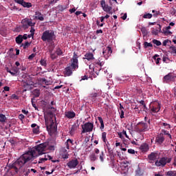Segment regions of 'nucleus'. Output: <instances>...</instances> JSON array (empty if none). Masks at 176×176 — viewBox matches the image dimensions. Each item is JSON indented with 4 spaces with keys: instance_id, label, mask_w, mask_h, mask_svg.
<instances>
[{
    "instance_id": "obj_1",
    "label": "nucleus",
    "mask_w": 176,
    "mask_h": 176,
    "mask_svg": "<svg viewBox=\"0 0 176 176\" xmlns=\"http://www.w3.org/2000/svg\"><path fill=\"white\" fill-rule=\"evenodd\" d=\"M47 146H49V143L44 142L33 147L30 151L23 154L16 162L10 164L8 166L9 168L14 170L15 174H19L25 163H28V162L32 160L34 157H38V156L41 155H45Z\"/></svg>"
},
{
    "instance_id": "obj_2",
    "label": "nucleus",
    "mask_w": 176,
    "mask_h": 176,
    "mask_svg": "<svg viewBox=\"0 0 176 176\" xmlns=\"http://www.w3.org/2000/svg\"><path fill=\"white\" fill-rule=\"evenodd\" d=\"M78 58H79V56L76 53L74 52L70 65L65 68V72L67 76H71L72 75V71H76L79 68V60Z\"/></svg>"
},
{
    "instance_id": "obj_3",
    "label": "nucleus",
    "mask_w": 176,
    "mask_h": 176,
    "mask_svg": "<svg viewBox=\"0 0 176 176\" xmlns=\"http://www.w3.org/2000/svg\"><path fill=\"white\" fill-rule=\"evenodd\" d=\"M151 124V120H148L147 123L144 122H140L135 126V131L141 134L142 133H145L146 131H149V125Z\"/></svg>"
},
{
    "instance_id": "obj_4",
    "label": "nucleus",
    "mask_w": 176,
    "mask_h": 176,
    "mask_svg": "<svg viewBox=\"0 0 176 176\" xmlns=\"http://www.w3.org/2000/svg\"><path fill=\"white\" fill-rule=\"evenodd\" d=\"M41 39L43 42H53L56 39V34L54 31L45 30L41 36Z\"/></svg>"
},
{
    "instance_id": "obj_5",
    "label": "nucleus",
    "mask_w": 176,
    "mask_h": 176,
    "mask_svg": "<svg viewBox=\"0 0 176 176\" xmlns=\"http://www.w3.org/2000/svg\"><path fill=\"white\" fill-rule=\"evenodd\" d=\"M45 126L50 134H54L57 131V125L54 124L53 118H51L50 120L45 119Z\"/></svg>"
},
{
    "instance_id": "obj_6",
    "label": "nucleus",
    "mask_w": 176,
    "mask_h": 176,
    "mask_svg": "<svg viewBox=\"0 0 176 176\" xmlns=\"http://www.w3.org/2000/svg\"><path fill=\"white\" fill-rule=\"evenodd\" d=\"M82 127V133L85 134V133H91L93 131V129H94V124L93 122H86L85 124L81 125Z\"/></svg>"
},
{
    "instance_id": "obj_7",
    "label": "nucleus",
    "mask_w": 176,
    "mask_h": 176,
    "mask_svg": "<svg viewBox=\"0 0 176 176\" xmlns=\"http://www.w3.org/2000/svg\"><path fill=\"white\" fill-rule=\"evenodd\" d=\"M22 28L23 30H28V27H35V23H32L31 19H24L21 21Z\"/></svg>"
},
{
    "instance_id": "obj_8",
    "label": "nucleus",
    "mask_w": 176,
    "mask_h": 176,
    "mask_svg": "<svg viewBox=\"0 0 176 176\" xmlns=\"http://www.w3.org/2000/svg\"><path fill=\"white\" fill-rule=\"evenodd\" d=\"M100 6L102 8L104 12H106V13H108L109 14H112V7L108 6V4L105 3V0H102L100 1Z\"/></svg>"
},
{
    "instance_id": "obj_9",
    "label": "nucleus",
    "mask_w": 176,
    "mask_h": 176,
    "mask_svg": "<svg viewBox=\"0 0 176 176\" xmlns=\"http://www.w3.org/2000/svg\"><path fill=\"white\" fill-rule=\"evenodd\" d=\"M166 164H167V157H166L160 158V160H156L155 163V166H157V167H160V166L164 167Z\"/></svg>"
},
{
    "instance_id": "obj_10",
    "label": "nucleus",
    "mask_w": 176,
    "mask_h": 176,
    "mask_svg": "<svg viewBox=\"0 0 176 176\" xmlns=\"http://www.w3.org/2000/svg\"><path fill=\"white\" fill-rule=\"evenodd\" d=\"M14 2L19 3V5H21L23 8H32V4L31 3L25 2L24 0H14Z\"/></svg>"
},
{
    "instance_id": "obj_11",
    "label": "nucleus",
    "mask_w": 176,
    "mask_h": 176,
    "mask_svg": "<svg viewBox=\"0 0 176 176\" xmlns=\"http://www.w3.org/2000/svg\"><path fill=\"white\" fill-rule=\"evenodd\" d=\"M78 164H79V161H78V159L72 160L67 163V166L69 167V168H75Z\"/></svg>"
},
{
    "instance_id": "obj_12",
    "label": "nucleus",
    "mask_w": 176,
    "mask_h": 176,
    "mask_svg": "<svg viewBox=\"0 0 176 176\" xmlns=\"http://www.w3.org/2000/svg\"><path fill=\"white\" fill-rule=\"evenodd\" d=\"M102 53L104 57H109V56L112 54V48L109 46L107 47L106 48H103Z\"/></svg>"
},
{
    "instance_id": "obj_13",
    "label": "nucleus",
    "mask_w": 176,
    "mask_h": 176,
    "mask_svg": "<svg viewBox=\"0 0 176 176\" xmlns=\"http://www.w3.org/2000/svg\"><path fill=\"white\" fill-rule=\"evenodd\" d=\"M155 142L159 144V145H162L164 142V135H163V133H160L156 137Z\"/></svg>"
},
{
    "instance_id": "obj_14",
    "label": "nucleus",
    "mask_w": 176,
    "mask_h": 176,
    "mask_svg": "<svg viewBox=\"0 0 176 176\" xmlns=\"http://www.w3.org/2000/svg\"><path fill=\"white\" fill-rule=\"evenodd\" d=\"M148 159L149 160V163L152 164L156 159H157V153H151L148 155Z\"/></svg>"
},
{
    "instance_id": "obj_15",
    "label": "nucleus",
    "mask_w": 176,
    "mask_h": 176,
    "mask_svg": "<svg viewBox=\"0 0 176 176\" xmlns=\"http://www.w3.org/2000/svg\"><path fill=\"white\" fill-rule=\"evenodd\" d=\"M100 96H101V91H96L91 93L89 97V98H91V100H96V98H97V97H100Z\"/></svg>"
},
{
    "instance_id": "obj_16",
    "label": "nucleus",
    "mask_w": 176,
    "mask_h": 176,
    "mask_svg": "<svg viewBox=\"0 0 176 176\" xmlns=\"http://www.w3.org/2000/svg\"><path fill=\"white\" fill-rule=\"evenodd\" d=\"M173 74L168 73L167 75H166L163 78L164 83H168V82L171 81L173 80Z\"/></svg>"
},
{
    "instance_id": "obj_17",
    "label": "nucleus",
    "mask_w": 176,
    "mask_h": 176,
    "mask_svg": "<svg viewBox=\"0 0 176 176\" xmlns=\"http://www.w3.org/2000/svg\"><path fill=\"white\" fill-rule=\"evenodd\" d=\"M65 118H67V119H74L76 116V113L74 111H66L65 113Z\"/></svg>"
},
{
    "instance_id": "obj_18",
    "label": "nucleus",
    "mask_w": 176,
    "mask_h": 176,
    "mask_svg": "<svg viewBox=\"0 0 176 176\" xmlns=\"http://www.w3.org/2000/svg\"><path fill=\"white\" fill-rule=\"evenodd\" d=\"M78 129H79V124H78V122L74 124L72 126L71 129L69 131V133L71 134V135H73V134H74L75 131H76Z\"/></svg>"
},
{
    "instance_id": "obj_19",
    "label": "nucleus",
    "mask_w": 176,
    "mask_h": 176,
    "mask_svg": "<svg viewBox=\"0 0 176 176\" xmlns=\"http://www.w3.org/2000/svg\"><path fill=\"white\" fill-rule=\"evenodd\" d=\"M82 58L83 60H87L88 61L94 60V54H93L91 52L87 53L85 54V57Z\"/></svg>"
},
{
    "instance_id": "obj_20",
    "label": "nucleus",
    "mask_w": 176,
    "mask_h": 176,
    "mask_svg": "<svg viewBox=\"0 0 176 176\" xmlns=\"http://www.w3.org/2000/svg\"><path fill=\"white\" fill-rule=\"evenodd\" d=\"M31 127L33 129V134H39V126H38L36 124H32Z\"/></svg>"
},
{
    "instance_id": "obj_21",
    "label": "nucleus",
    "mask_w": 176,
    "mask_h": 176,
    "mask_svg": "<svg viewBox=\"0 0 176 176\" xmlns=\"http://www.w3.org/2000/svg\"><path fill=\"white\" fill-rule=\"evenodd\" d=\"M94 65H95V67H102L104 65V64H105L104 61H101L100 60L98 59V60H94L93 62Z\"/></svg>"
},
{
    "instance_id": "obj_22",
    "label": "nucleus",
    "mask_w": 176,
    "mask_h": 176,
    "mask_svg": "<svg viewBox=\"0 0 176 176\" xmlns=\"http://www.w3.org/2000/svg\"><path fill=\"white\" fill-rule=\"evenodd\" d=\"M140 149L142 152H148L149 151V146L148 144H143L140 146Z\"/></svg>"
},
{
    "instance_id": "obj_23",
    "label": "nucleus",
    "mask_w": 176,
    "mask_h": 176,
    "mask_svg": "<svg viewBox=\"0 0 176 176\" xmlns=\"http://www.w3.org/2000/svg\"><path fill=\"white\" fill-rule=\"evenodd\" d=\"M151 112H153V113H157V112L160 111V106L159 105V104H157L156 106H153V107H151Z\"/></svg>"
},
{
    "instance_id": "obj_24",
    "label": "nucleus",
    "mask_w": 176,
    "mask_h": 176,
    "mask_svg": "<svg viewBox=\"0 0 176 176\" xmlns=\"http://www.w3.org/2000/svg\"><path fill=\"white\" fill-rule=\"evenodd\" d=\"M15 42L18 45H21V43H23V36L21 34H19L18 36L15 38Z\"/></svg>"
},
{
    "instance_id": "obj_25",
    "label": "nucleus",
    "mask_w": 176,
    "mask_h": 176,
    "mask_svg": "<svg viewBox=\"0 0 176 176\" xmlns=\"http://www.w3.org/2000/svg\"><path fill=\"white\" fill-rule=\"evenodd\" d=\"M36 19L40 20V21H43V20H45V18L42 16V13L40 12H36Z\"/></svg>"
},
{
    "instance_id": "obj_26",
    "label": "nucleus",
    "mask_w": 176,
    "mask_h": 176,
    "mask_svg": "<svg viewBox=\"0 0 176 176\" xmlns=\"http://www.w3.org/2000/svg\"><path fill=\"white\" fill-rule=\"evenodd\" d=\"M162 30V26L160 25H158V30H155V28H153L152 30V34L153 35H157V34H159V32H160Z\"/></svg>"
},
{
    "instance_id": "obj_27",
    "label": "nucleus",
    "mask_w": 176,
    "mask_h": 176,
    "mask_svg": "<svg viewBox=\"0 0 176 176\" xmlns=\"http://www.w3.org/2000/svg\"><path fill=\"white\" fill-rule=\"evenodd\" d=\"M67 7L66 6H63V5H58L57 6V9L58 10L59 12H64V10H65V9H67Z\"/></svg>"
},
{
    "instance_id": "obj_28",
    "label": "nucleus",
    "mask_w": 176,
    "mask_h": 176,
    "mask_svg": "<svg viewBox=\"0 0 176 176\" xmlns=\"http://www.w3.org/2000/svg\"><path fill=\"white\" fill-rule=\"evenodd\" d=\"M69 144H72V145H74V140L71 139H68L67 140V142H65L67 149H69Z\"/></svg>"
},
{
    "instance_id": "obj_29",
    "label": "nucleus",
    "mask_w": 176,
    "mask_h": 176,
    "mask_svg": "<svg viewBox=\"0 0 176 176\" xmlns=\"http://www.w3.org/2000/svg\"><path fill=\"white\" fill-rule=\"evenodd\" d=\"M32 93H33V96H34V97H39V96H41V90L40 89H34Z\"/></svg>"
},
{
    "instance_id": "obj_30",
    "label": "nucleus",
    "mask_w": 176,
    "mask_h": 176,
    "mask_svg": "<svg viewBox=\"0 0 176 176\" xmlns=\"http://www.w3.org/2000/svg\"><path fill=\"white\" fill-rule=\"evenodd\" d=\"M6 70L7 71V72L10 74L12 76H16V74H17V70H14V72H13L10 71L9 67H6Z\"/></svg>"
},
{
    "instance_id": "obj_31",
    "label": "nucleus",
    "mask_w": 176,
    "mask_h": 176,
    "mask_svg": "<svg viewBox=\"0 0 176 176\" xmlns=\"http://www.w3.org/2000/svg\"><path fill=\"white\" fill-rule=\"evenodd\" d=\"M6 122V116L3 114H0V123H5Z\"/></svg>"
},
{
    "instance_id": "obj_32",
    "label": "nucleus",
    "mask_w": 176,
    "mask_h": 176,
    "mask_svg": "<svg viewBox=\"0 0 176 176\" xmlns=\"http://www.w3.org/2000/svg\"><path fill=\"white\" fill-rule=\"evenodd\" d=\"M102 140L104 144H107V132L102 133Z\"/></svg>"
},
{
    "instance_id": "obj_33",
    "label": "nucleus",
    "mask_w": 176,
    "mask_h": 176,
    "mask_svg": "<svg viewBox=\"0 0 176 176\" xmlns=\"http://www.w3.org/2000/svg\"><path fill=\"white\" fill-rule=\"evenodd\" d=\"M144 49H146L147 47H153V45L151 43H148V42L145 41L144 43Z\"/></svg>"
},
{
    "instance_id": "obj_34",
    "label": "nucleus",
    "mask_w": 176,
    "mask_h": 176,
    "mask_svg": "<svg viewBox=\"0 0 176 176\" xmlns=\"http://www.w3.org/2000/svg\"><path fill=\"white\" fill-rule=\"evenodd\" d=\"M89 158L91 162H96L97 160V155H96V153H92L91 155H89Z\"/></svg>"
},
{
    "instance_id": "obj_35",
    "label": "nucleus",
    "mask_w": 176,
    "mask_h": 176,
    "mask_svg": "<svg viewBox=\"0 0 176 176\" xmlns=\"http://www.w3.org/2000/svg\"><path fill=\"white\" fill-rule=\"evenodd\" d=\"M141 32L144 35V36H146V35H148V30L145 27H143L141 28Z\"/></svg>"
},
{
    "instance_id": "obj_36",
    "label": "nucleus",
    "mask_w": 176,
    "mask_h": 176,
    "mask_svg": "<svg viewBox=\"0 0 176 176\" xmlns=\"http://www.w3.org/2000/svg\"><path fill=\"white\" fill-rule=\"evenodd\" d=\"M153 16V15L152 14L150 13H146L143 15V19H152V17Z\"/></svg>"
},
{
    "instance_id": "obj_37",
    "label": "nucleus",
    "mask_w": 176,
    "mask_h": 176,
    "mask_svg": "<svg viewBox=\"0 0 176 176\" xmlns=\"http://www.w3.org/2000/svg\"><path fill=\"white\" fill-rule=\"evenodd\" d=\"M121 80H122V82H129L130 81V76H122L121 77Z\"/></svg>"
},
{
    "instance_id": "obj_38",
    "label": "nucleus",
    "mask_w": 176,
    "mask_h": 176,
    "mask_svg": "<svg viewBox=\"0 0 176 176\" xmlns=\"http://www.w3.org/2000/svg\"><path fill=\"white\" fill-rule=\"evenodd\" d=\"M142 175V171L141 170V168H138L135 170V176H141Z\"/></svg>"
},
{
    "instance_id": "obj_39",
    "label": "nucleus",
    "mask_w": 176,
    "mask_h": 176,
    "mask_svg": "<svg viewBox=\"0 0 176 176\" xmlns=\"http://www.w3.org/2000/svg\"><path fill=\"white\" fill-rule=\"evenodd\" d=\"M152 42L154 43V45H156V46H161L162 42L159 40L153 39Z\"/></svg>"
},
{
    "instance_id": "obj_40",
    "label": "nucleus",
    "mask_w": 176,
    "mask_h": 176,
    "mask_svg": "<svg viewBox=\"0 0 176 176\" xmlns=\"http://www.w3.org/2000/svg\"><path fill=\"white\" fill-rule=\"evenodd\" d=\"M120 119H124V110H118Z\"/></svg>"
},
{
    "instance_id": "obj_41",
    "label": "nucleus",
    "mask_w": 176,
    "mask_h": 176,
    "mask_svg": "<svg viewBox=\"0 0 176 176\" xmlns=\"http://www.w3.org/2000/svg\"><path fill=\"white\" fill-rule=\"evenodd\" d=\"M166 175H168V176H176V172L175 171L169 170V171L167 172Z\"/></svg>"
},
{
    "instance_id": "obj_42",
    "label": "nucleus",
    "mask_w": 176,
    "mask_h": 176,
    "mask_svg": "<svg viewBox=\"0 0 176 176\" xmlns=\"http://www.w3.org/2000/svg\"><path fill=\"white\" fill-rule=\"evenodd\" d=\"M35 99L34 98H32V105L33 107V108H34V109L36 111H38V107H36V104H35Z\"/></svg>"
},
{
    "instance_id": "obj_43",
    "label": "nucleus",
    "mask_w": 176,
    "mask_h": 176,
    "mask_svg": "<svg viewBox=\"0 0 176 176\" xmlns=\"http://www.w3.org/2000/svg\"><path fill=\"white\" fill-rule=\"evenodd\" d=\"M40 64L41 65H42L43 67H46L47 65V63H46V60L45 59H41L40 60Z\"/></svg>"
},
{
    "instance_id": "obj_44",
    "label": "nucleus",
    "mask_w": 176,
    "mask_h": 176,
    "mask_svg": "<svg viewBox=\"0 0 176 176\" xmlns=\"http://www.w3.org/2000/svg\"><path fill=\"white\" fill-rule=\"evenodd\" d=\"M152 12L154 13V14H153V17H157V16H159V14H160V12L156 11V10H152Z\"/></svg>"
},
{
    "instance_id": "obj_45",
    "label": "nucleus",
    "mask_w": 176,
    "mask_h": 176,
    "mask_svg": "<svg viewBox=\"0 0 176 176\" xmlns=\"http://www.w3.org/2000/svg\"><path fill=\"white\" fill-rule=\"evenodd\" d=\"M56 54H57V56H62L63 50H61V48H58L56 51Z\"/></svg>"
},
{
    "instance_id": "obj_46",
    "label": "nucleus",
    "mask_w": 176,
    "mask_h": 176,
    "mask_svg": "<svg viewBox=\"0 0 176 176\" xmlns=\"http://www.w3.org/2000/svg\"><path fill=\"white\" fill-rule=\"evenodd\" d=\"M34 26H31V30L30 31V32L31 33L30 35H32V36H34V35H35V28H34Z\"/></svg>"
},
{
    "instance_id": "obj_47",
    "label": "nucleus",
    "mask_w": 176,
    "mask_h": 176,
    "mask_svg": "<svg viewBox=\"0 0 176 176\" xmlns=\"http://www.w3.org/2000/svg\"><path fill=\"white\" fill-rule=\"evenodd\" d=\"M162 126H164V127H166V129H171V126L170 125V124H168L166 122H162Z\"/></svg>"
},
{
    "instance_id": "obj_48",
    "label": "nucleus",
    "mask_w": 176,
    "mask_h": 176,
    "mask_svg": "<svg viewBox=\"0 0 176 176\" xmlns=\"http://www.w3.org/2000/svg\"><path fill=\"white\" fill-rule=\"evenodd\" d=\"M47 158L46 157V155H45V157L43 158H41L38 161V163H45V162H47Z\"/></svg>"
},
{
    "instance_id": "obj_49",
    "label": "nucleus",
    "mask_w": 176,
    "mask_h": 176,
    "mask_svg": "<svg viewBox=\"0 0 176 176\" xmlns=\"http://www.w3.org/2000/svg\"><path fill=\"white\" fill-rule=\"evenodd\" d=\"M21 46H23V49H27L30 46V43L28 41H26L24 44H21Z\"/></svg>"
},
{
    "instance_id": "obj_50",
    "label": "nucleus",
    "mask_w": 176,
    "mask_h": 176,
    "mask_svg": "<svg viewBox=\"0 0 176 176\" xmlns=\"http://www.w3.org/2000/svg\"><path fill=\"white\" fill-rule=\"evenodd\" d=\"M170 29H171V26L170 25L166 27L165 32L166 34H173V32H171L170 30H170Z\"/></svg>"
},
{
    "instance_id": "obj_51",
    "label": "nucleus",
    "mask_w": 176,
    "mask_h": 176,
    "mask_svg": "<svg viewBox=\"0 0 176 176\" xmlns=\"http://www.w3.org/2000/svg\"><path fill=\"white\" fill-rule=\"evenodd\" d=\"M100 162H104V151H101V153L100 154Z\"/></svg>"
},
{
    "instance_id": "obj_52",
    "label": "nucleus",
    "mask_w": 176,
    "mask_h": 176,
    "mask_svg": "<svg viewBox=\"0 0 176 176\" xmlns=\"http://www.w3.org/2000/svg\"><path fill=\"white\" fill-rule=\"evenodd\" d=\"M128 153H130L131 155H134L135 153V151L133 148L128 149Z\"/></svg>"
},
{
    "instance_id": "obj_53",
    "label": "nucleus",
    "mask_w": 176,
    "mask_h": 176,
    "mask_svg": "<svg viewBox=\"0 0 176 176\" xmlns=\"http://www.w3.org/2000/svg\"><path fill=\"white\" fill-rule=\"evenodd\" d=\"M168 42L171 43V41H169L168 39L164 41L162 43L163 46H167V43H168Z\"/></svg>"
},
{
    "instance_id": "obj_54",
    "label": "nucleus",
    "mask_w": 176,
    "mask_h": 176,
    "mask_svg": "<svg viewBox=\"0 0 176 176\" xmlns=\"http://www.w3.org/2000/svg\"><path fill=\"white\" fill-rule=\"evenodd\" d=\"M11 98L12 100H19V97L14 94L11 96Z\"/></svg>"
},
{
    "instance_id": "obj_55",
    "label": "nucleus",
    "mask_w": 176,
    "mask_h": 176,
    "mask_svg": "<svg viewBox=\"0 0 176 176\" xmlns=\"http://www.w3.org/2000/svg\"><path fill=\"white\" fill-rule=\"evenodd\" d=\"M119 138H120L121 140H124V137H123V133H122V132H119L118 133Z\"/></svg>"
},
{
    "instance_id": "obj_56",
    "label": "nucleus",
    "mask_w": 176,
    "mask_h": 176,
    "mask_svg": "<svg viewBox=\"0 0 176 176\" xmlns=\"http://www.w3.org/2000/svg\"><path fill=\"white\" fill-rule=\"evenodd\" d=\"M35 56H36V54H32L31 55H30L28 56V59L29 60H32V58H34V57H35Z\"/></svg>"
},
{
    "instance_id": "obj_57",
    "label": "nucleus",
    "mask_w": 176,
    "mask_h": 176,
    "mask_svg": "<svg viewBox=\"0 0 176 176\" xmlns=\"http://www.w3.org/2000/svg\"><path fill=\"white\" fill-rule=\"evenodd\" d=\"M164 134H165V135H168V137H169L170 140H172L173 138L171 136V134H170L168 133V131H164Z\"/></svg>"
},
{
    "instance_id": "obj_58",
    "label": "nucleus",
    "mask_w": 176,
    "mask_h": 176,
    "mask_svg": "<svg viewBox=\"0 0 176 176\" xmlns=\"http://www.w3.org/2000/svg\"><path fill=\"white\" fill-rule=\"evenodd\" d=\"M123 135H125L126 138H129V135H127V133L125 130H123L122 132H121Z\"/></svg>"
},
{
    "instance_id": "obj_59",
    "label": "nucleus",
    "mask_w": 176,
    "mask_h": 176,
    "mask_svg": "<svg viewBox=\"0 0 176 176\" xmlns=\"http://www.w3.org/2000/svg\"><path fill=\"white\" fill-rule=\"evenodd\" d=\"M43 83H45V85H49V82L45 78H42Z\"/></svg>"
},
{
    "instance_id": "obj_60",
    "label": "nucleus",
    "mask_w": 176,
    "mask_h": 176,
    "mask_svg": "<svg viewBox=\"0 0 176 176\" xmlns=\"http://www.w3.org/2000/svg\"><path fill=\"white\" fill-rule=\"evenodd\" d=\"M98 120H99V122L101 124L104 123V120H102V118L98 117Z\"/></svg>"
},
{
    "instance_id": "obj_61",
    "label": "nucleus",
    "mask_w": 176,
    "mask_h": 176,
    "mask_svg": "<svg viewBox=\"0 0 176 176\" xmlns=\"http://www.w3.org/2000/svg\"><path fill=\"white\" fill-rule=\"evenodd\" d=\"M51 58L52 60H55V58H57V56L54 54H51Z\"/></svg>"
},
{
    "instance_id": "obj_62",
    "label": "nucleus",
    "mask_w": 176,
    "mask_h": 176,
    "mask_svg": "<svg viewBox=\"0 0 176 176\" xmlns=\"http://www.w3.org/2000/svg\"><path fill=\"white\" fill-rule=\"evenodd\" d=\"M24 118H25V116H24V115H23V114H20V115L19 116V119H20V120H22V121H23V119H24Z\"/></svg>"
},
{
    "instance_id": "obj_63",
    "label": "nucleus",
    "mask_w": 176,
    "mask_h": 176,
    "mask_svg": "<svg viewBox=\"0 0 176 176\" xmlns=\"http://www.w3.org/2000/svg\"><path fill=\"white\" fill-rule=\"evenodd\" d=\"M3 89L5 91H9V90H10V88L8 86H6L3 87Z\"/></svg>"
},
{
    "instance_id": "obj_64",
    "label": "nucleus",
    "mask_w": 176,
    "mask_h": 176,
    "mask_svg": "<svg viewBox=\"0 0 176 176\" xmlns=\"http://www.w3.org/2000/svg\"><path fill=\"white\" fill-rule=\"evenodd\" d=\"M69 156V155H68V153L64 154V155H63V159H68Z\"/></svg>"
}]
</instances>
